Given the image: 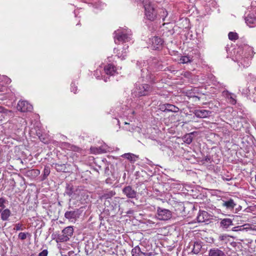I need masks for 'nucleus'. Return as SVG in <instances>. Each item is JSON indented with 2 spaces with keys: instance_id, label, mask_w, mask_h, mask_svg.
I'll return each mask as SVG.
<instances>
[{
  "instance_id": "5",
  "label": "nucleus",
  "mask_w": 256,
  "mask_h": 256,
  "mask_svg": "<svg viewBox=\"0 0 256 256\" xmlns=\"http://www.w3.org/2000/svg\"><path fill=\"white\" fill-rule=\"evenodd\" d=\"M156 216L160 220H167L172 218V212L168 209L158 207Z\"/></svg>"
},
{
  "instance_id": "44",
  "label": "nucleus",
  "mask_w": 256,
  "mask_h": 256,
  "mask_svg": "<svg viewBox=\"0 0 256 256\" xmlns=\"http://www.w3.org/2000/svg\"><path fill=\"white\" fill-rule=\"evenodd\" d=\"M231 102L232 104H235L236 103V100L234 99V98H231Z\"/></svg>"
},
{
  "instance_id": "26",
  "label": "nucleus",
  "mask_w": 256,
  "mask_h": 256,
  "mask_svg": "<svg viewBox=\"0 0 256 256\" xmlns=\"http://www.w3.org/2000/svg\"><path fill=\"white\" fill-rule=\"evenodd\" d=\"M50 168L48 166H45L44 170V174L42 176V180H46L48 176L50 174Z\"/></svg>"
},
{
  "instance_id": "34",
  "label": "nucleus",
  "mask_w": 256,
  "mask_h": 256,
  "mask_svg": "<svg viewBox=\"0 0 256 256\" xmlns=\"http://www.w3.org/2000/svg\"><path fill=\"white\" fill-rule=\"evenodd\" d=\"M246 224L235 226L232 228V230L234 232H238V231H242L246 229V228H244V226Z\"/></svg>"
},
{
  "instance_id": "4",
  "label": "nucleus",
  "mask_w": 256,
  "mask_h": 256,
  "mask_svg": "<svg viewBox=\"0 0 256 256\" xmlns=\"http://www.w3.org/2000/svg\"><path fill=\"white\" fill-rule=\"evenodd\" d=\"M114 42L118 44L120 42H126L130 40V34L126 33L124 31L118 30L114 32Z\"/></svg>"
},
{
  "instance_id": "12",
  "label": "nucleus",
  "mask_w": 256,
  "mask_h": 256,
  "mask_svg": "<svg viewBox=\"0 0 256 256\" xmlns=\"http://www.w3.org/2000/svg\"><path fill=\"white\" fill-rule=\"evenodd\" d=\"M246 24L250 27L256 26V16L254 14H248L245 18Z\"/></svg>"
},
{
  "instance_id": "11",
  "label": "nucleus",
  "mask_w": 256,
  "mask_h": 256,
  "mask_svg": "<svg viewBox=\"0 0 256 256\" xmlns=\"http://www.w3.org/2000/svg\"><path fill=\"white\" fill-rule=\"evenodd\" d=\"M194 114L197 118H206L210 116L212 112L206 110H196Z\"/></svg>"
},
{
  "instance_id": "14",
  "label": "nucleus",
  "mask_w": 256,
  "mask_h": 256,
  "mask_svg": "<svg viewBox=\"0 0 256 256\" xmlns=\"http://www.w3.org/2000/svg\"><path fill=\"white\" fill-rule=\"evenodd\" d=\"M232 225V220L230 218H226L221 219L220 222V227L222 229H227Z\"/></svg>"
},
{
  "instance_id": "15",
  "label": "nucleus",
  "mask_w": 256,
  "mask_h": 256,
  "mask_svg": "<svg viewBox=\"0 0 256 256\" xmlns=\"http://www.w3.org/2000/svg\"><path fill=\"white\" fill-rule=\"evenodd\" d=\"M54 167L58 172H68V168L66 164H52Z\"/></svg>"
},
{
  "instance_id": "41",
  "label": "nucleus",
  "mask_w": 256,
  "mask_h": 256,
  "mask_svg": "<svg viewBox=\"0 0 256 256\" xmlns=\"http://www.w3.org/2000/svg\"><path fill=\"white\" fill-rule=\"evenodd\" d=\"M71 90H72V91L73 92L74 94L76 93V91L77 90V88L76 86H75L74 84H72Z\"/></svg>"
},
{
  "instance_id": "9",
  "label": "nucleus",
  "mask_w": 256,
  "mask_h": 256,
  "mask_svg": "<svg viewBox=\"0 0 256 256\" xmlns=\"http://www.w3.org/2000/svg\"><path fill=\"white\" fill-rule=\"evenodd\" d=\"M122 193L126 196L128 198H134L138 196V193L131 186H128L124 188L122 190Z\"/></svg>"
},
{
  "instance_id": "22",
  "label": "nucleus",
  "mask_w": 256,
  "mask_h": 256,
  "mask_svg": "<svg viewBox=\"0 0 256 256\" xmlns=\"http://www.w3.org/2000/svg\"><path fill=\"white\" fill-rule=\"evenodd\" d=\"M116 70V68L112 64H108L104 67V71L107 74L113 75Z\"/></svg>"
},
{
  "instance_id": "39",
  "label": "nucleus",
  "mask_w": 256,
  "mask_h": 256,
  "mask_svg": "<svg viewBox=\"0 0 256 256\" xmlns=\"http://www.w3.org/2000/svg\"><path fill=\"white\" fill-rule=\"evenodd\" d=\"M48 251L47 250H44L38 254V256H47Z\"/></svg>"
},
{
  "instance_id": "6",
  "label": "nucleus",
  "mask_w": 256,
  "mask_h": 256,
  "mask_svg": "<svg viewBox=\"0 0 256 256\" xmlns=\"http://www.w3.org/2000/svg\"><path fill=\"white\" fill-rule=\"evenodd\" d=\"M74 228L72 226H68L62 230V234L58 236V239L60 242H67L72 236Z\"/></svg>"
},
{
  "instance_id": "43",
  "label": "nucleus",
  "mask_w": 256,
  "mask_h": 256,
  "mask_svg": "<svg viewBox=\"0 0 256 256\" xmlns=\"http://www.w3.org/2000/svg\"><path fill=\"white\" fill-rule=\"evenodd\" d=\"M222 179L224 180H226V181H230L231 180L232 178H224V176H222Z\"/></svg>"
},
{
  "instance_id": "42",
  "label": "nucleus",
  "mask_w": 256,
  "mask_h": 256,
  "mask_svg": "<svg viewBox=\"0 0 256 256\" xmlns=\"http://www.w3.org/2000/svg\"><path fill=\"white\" fill-rule=\"evenodd\" d=\"M6 110V108L4 106H0V113L4 114Z\"/></svg>"
},
{
  "instance_id": "20",
  "label": "nucleus",
  "mask_w": 256,
  "mask_h": 256,
  "mask_svg": "<svg viewBox=\"0 0 256 256\" xmlns=\"http://www.w3.org/2000/svg\"><path fill=\"white\" fill-rule=\"evenodd\" d=\"M164 111L172 112H176L179 110V108L176 106L169 104H166L164 105Z\"/></svg>"
},
{
  "instance_id": "28",
  "label": "nucleus",
  "mask_w": 256,
  "mask_h": 256,
  "mask_svg": "<svg viewBox=\"0 0 256 256\" xmlns=\"http://www.w3.org/2000/svg\"><path fill=\"white\" fill-rule=\"evenodd\" d=\"M168 15V12L164 8H162L160 10V16L161 18L162 19V21L164 22L166 20V18Z\"/></svg>"
},
{
  "instance_id": "31",
  "label": "nucleus",
  "mask_w": 256,
  "mask_h": 256,
  "mask_svg": "<svg viewBox=\"0 0 256 256\" xmlns=\"http://www.w3.org/2000/svg\"><path fill=\"white\" fill-rule=\"evenodd\" d=\"M115 194H116V193L114 192L112 190H110L107 192L104 193L102 196V197L106 199H108V198H111L112 196H114Z\"/></svg>"
},
{
  "instance_id": "45",
  "label": "nucleus",
  "mask_w": 256,
  "mask_h": 256,
  "mask_svg": "<svg viewBox=\"0 0 256 256\" xmlns=\"http://www.w3.org/2000/svg\"><path fill=\"white\" fill-rule=\"evenodd\" d=\"M4 208H0V214H2V211L3 210H4Z\"/></svg>"
},
{
  "instance_id": "47",
  "label": "nucleus",
  "mask_w": 256,
  "mask_h": 256,
  "mask_svg": "<svg viewBox=\"0 0 256 256\" xmlns=\"http://www.w3.org/2000/svg\"><path fill=\"white\" fill-rule=\"evenodd\" d=\"M128 46H127L126 48H124V50H126V48H128Z\"/></svg>"
},
{
  "instance_id": "1",
  "label": "nucleus",
  "mask_w": 256,
  "mask_h": 256,
  "mask_svg": "<svg viewBox=\"0 0 256 256\" xmlns=\"http://www.w3.org/2000/svg\"><path fill=\"white\" fill-rule=\"evenodd\" d=\"M144 13L146 18L150 20H154L157 16L154 4L150 0H146L144 3Z\"/></svg>"
},
{
  "instance_id": "3",
  "label": "nucleus",
  "mask_w": 256,
  "mask_h": 256,
  "mask_svg": "<svg viewBox=\"0 0 256 256\" xmlns=\"http://www.w3.org/2000/svg\"><path fill=\"white\" fill-rule=\"evenodd\" d=\"M83 190L78 187H74L71 184H67L66 188L65 194L72 198H77L84 194Z\"/></svg>"
},
{
  "instance_id": "25",
  "label": "nucleus",
  "mask_w": 256,
  "mask_h": 256,
  "mask_svg": "<svg viewBox=\"0 0 256 256\" xmlns=\"http://www.w3.org/2000/svg\"><path fill=\"white\" fill-rule=\"evenodd\" d=\"M218 240L222 242V244H226L229 241V236L226 234H220L218 236Z\"/></svg>"
},
{
  "instance_id": "33",
  "label": "nucleus",
  "mask_w": 256,
  "mask_h": 256,
  "mask_svg": "<svg viewBox=\"0 0 256 256\" xmlns=\"http://www.w3.org/2000/svg\"><path fill=\"white\" fill-rule=\"evenodd\" d=\"M30 236V234L28 232H20L18 235V238L19 239L21 240H24L26 238L27 236Z\"/></svg>"
},
{
  "instance_id": "18",
  "label": "nucleus",
  "mask_w": 256,
  "mask_h": 256,
  "mask_svg": "<svg viewBox=\"0 0 256 256\" xmlns=\"http://www.w3.org/2000/svg\"><path fill=\"white\" fill-rule=\"evenodd\" d=\"M202 242L196 241L192 242L190 244L192 246V252L194 254H198L201 250L202 248Z\"/></svg>"
},
{
  "instance_id": "27",
  "label": "nucleus",
  "mask_w": 256,
  "mask_h": 256,
  "mask_svg": "<svg viewBox=\"0 0 256 256\" xmlns=\"http://www.w3.org/2000/svg\"><path fill=\"white\" fill-rule=\"evenodd\" d=\"M192 58L190 56H184L180 58V62L182 64H186L192 61Z\"/></svg>"
},
{
  "instance_id": "2",
  "label": "nucleus",
  "mask_w": 256,
  "mask_h": 256,
  "mask_svg": "<svg viewBox=\"0 0 256 256\" xmlns=\"http://www.w3.org/2000/svg\"><path fill=\"white\" fill-rule=\"evenodd\" d=\"M153 91V88L148 84H142L136 86L134 90V94L136 96L140 97L148 96Z\"/></svg>"
},
{
  "instance_id": "29",
  "label": "nucleus",
  "mask_w": 256,
  "mask_h": 256,
  "mask_svg": "<svg viewBox=\"0 0 256 256\" xmlns=\"http://www.w3.org/2000/svg\"><path fill=\"white\" fill-rule=\"evenodd\" d=\"M192 132L186 134L184 136V142L188 144H190L192 141Z\"/></svg>"
},
{
  "instance_id": "48",
  "label": "nucleus",
  "mask_w": 256,
  "mask_h": 256,
  "mask_svg": "<svg viewBox=\"0 0 256 256\" xmlns=\"http://www.w3.org/2000/svg\"><path fill=\"white\" fill-rule=\"evenodd\" d=\"M255 242H256V241Z\"/></svg>"
},
{
  "instance_id": "10",
  "label": "nucleus",
  "mask_w": 256,
  "mask_h": 256,
  "mask_svg": "<svg viewBox=\"0 0 256 256\" xmlns=\"http://www.w3.org/2000/svg\"><path fill=\"white\" fill-rule=\"evenodd\" d=\"M80 210L76 209L74 210L67 211L64 214V217L70 222H73L79 218Z\"/></svg>"
},
{
  "instance_id": "19",
  "label": "nucleus",
  "mask_w": 256,
  "mask_h": 256,
  "mask_svg": "<svg viewBox=\"0 0 256 256\" xmlns=\"http://www.w3.org/2000/svg\"><path fill=\"white\" fill-rule=\"evenodd\" d=\"M152 43L154 48L156 50L162 46L163 40L161 38L158 36H154L152 39Z\"/></svg>"
},
{
  "instance_id": "8",
  "label": "nucleus",
  "mask_w": 256,
  "mask_h": 256,
  "mask_svg": "<svg viewBox=\"0 0 256 256\" xmlns=\"http://www.w3.org/2000/svg\"><path fill=\"white\" fill-rule=\"evenodd\" d=\"M17 110L22 112H30L32 110V106L26 100H20L18 102Z\"/></svg>"
},
{
  "instance_id": "24",
  "label": "nucleus",
  "mask_w": 256,
  "mask_h": 256,
  "mask_svg": "<svg viewBox=\"0 0 256 256\" xmlns=\"http://www.w3.org/2000/svg\"><path fill=\"white\" fill-rule=\"evenodd\" d=\"M11 214L10 210L8 208H4L2 214H0L1 220L3 221H7Z\"/></svg>"
},
{
  "instance_id": "46",
  "label": "nucleus",
  "mask_w": 256,
  "mask_h": 256,
  "mask_svg": "<svg viewBox=\"0 0 256 256\" xmlns=\"http://www.w3.org/2000/svg\"><path fill=\"white\" fill-rule=\"evenodd\" d=\"M126 56V55L122 56V59L124 58V56Z\"/></svg>"
},
{
  "instance_id": "36",
  "label": "nucleus",
  "mask_w": 256,
  "mask_h": 256,
  "mask_svg": "<svg viewBox=\"0 0 256 256\" xmlns=\"http://www.w3.org/2000/svg\"><path fill=\"white\" fill-rule=\"evenodd\" d=\"M98 148L99 150L98 151L100 152V154L106 153L108 151V148H106V146H102Z\"/></svg>"
},
{
  "instance_id": "13",
  "label": "nucleus",
  "mask_w": 256,
  "mask_h": 256,
  "mask_svg": "<svg viewBox=\"0 0 256 256\" xmlns=\"http://www.w3.org/2000/svg\"><path fill=\"white\" fill-rule=\"evenodd\" d=\"M210 216L206 211H200L199 214L197 216V220L198 222H204L208 220Z\"/></svg>"
},
{
  "instance_id": "40",
  "label": "nucleus",
  "mask_w": 256,
  "mask_h": 256,
  "mask_svg": "<svg viewBox=\"0 0 256 256\" xmlns=\"http://www.w3.org/2000/svg\"><path fill=\"white\" fill-rule=\"evenodd\" d=\"M31 174H33L35 176H38L40 174V171L38 170H32L31 171Z\"/></svg>"
},
{
  "instance_id": "37",
  "label": "nucleus",
  "mask_w": 256,
  "mask_h": 256,
  "mask_svg": "<svg viewBox=\"0 0 256 256\" xmlns=\"http://www.w3.org/2000/svg\"><path fill=\"white\" fill-rule=\"evenodd\" d=\"M5 116H8L9 117L13 116H14V112L10 110H8L6 109L5 112L4 113Z\"/></svg>"
},
{
  "instance_id": "30",
  "label": "nucleus",
  "mask_w": 256,
  "mask_h": 256,
  "mask_svg": "<svg viewBox=\"0 0 256 256\" xmlns=\"http://www.w3.org/2000/svg\"><path fill=\"white\" fill-rule=\"evenodd\" d=\"M228 38L231 40H234L238 38V36L237 33L234 32H230L228 34Z\"/></svg>"
},
{
  "instance_id": "38",
  "label": "nucleus",
  "mask_w": 256,
  "mask_h": 256,
  "mask_svg": "<svg viewBox=\"0 0 256 256\" xmlns=\"http://www.w3.org/2000/svg\"><path fill=\"white\" fill-rule=\"evenodd\" d=\"M91 152L95 154H100L98 148L92 147L90 148Z\"/></svg>"
},
{
  "instance_id": "35",
  "label": "nucleus",
  "mask_w": 256,
  "mask_h": 256,
  "mask_svg": "<svg viewBox=\"0 0 256 256\" xmlns=\"http://www.w3.org/2000/svg\"><path fill=\"white\" fill-rule=\"evenodd\" d=\"M8 202V201L4 198H0V208H5L6 206L4 204Z\"/></svg>"
},
{
  "instance_id": "7",
  "label": "nucleus",
  "mask_w": 256,
  "mask_h": 256,
  "mask_svg": "<svg viewBox=\"0 0 256 256\" xmlns=\"http://www.w3.org/2000/svg\"><path fill=\"white\" fill-rule=\"evenodd\" d=\"M142 77L145 80L150 82H154V76L148 69V67L143 68L141 70Z\"/></svg>"
},
{
  "instance_id": "16",
  "label": "nucleus",
  "mask_w": 256,
  "mask_h": 256,
  "mask_svg": "<svg viewBox=\"0 0 256 256\" xmlns=\"http://www.w3.org/2000/svg\"><path fill=\"white\" fill-rule=\"evenodd\" d=\"M222 206L225 207L226 210H232L234 208L236 204L232 199L230 198L228 200H222Z\"/></svg>"
},
{
  "instance_id": "21",
  "label": "nucleus",
  "mask_w": 256,
  "mask_h": 256,
  "mask_svg": "<svg viewBox=\"0 0 256 256\" xmlns=\"http://www.w3.org/2000/svg\"><path fill=\"white\" fill-rule=\"evenodd\" d=\"M132 256H140L141 254H144L145 256H148V254L142 252L138 246H136L132 250Z\"/></svg>"
},
{
  "instance_id": "32",
  "label": "nucleus",
  "mask_w": 256,
  "mask_h": 256,
  "mask_svg": "<svg viewBox=\"0 0 256 256\" xmlns=\"http://www.w3.org/2000/svg\"><path fill=\"white\" fill-rule=\"evenodd\" d=\"M25 228V227L24 226V225L20 223L16 224L14 225V230L16 231L18 230H22Z\"/></svg>"
},
{
  "instance_id": "23",
  "label": "nucleus",
  "mask_w": 256,
  "mask_h": 256,
  "mask_svg": "<svg viewBox=\"0 0 256 256\" xmlns=\"http://www.w3.org/2000/svg\"><path fill=\"white\" fill-rule=\"evenodd\" d=\"M122 157L128 160L131 162H134L138 158V156L131 153L124 154L122 156Z\"/></svg>"
},
{
  "instance_id": "17",
  "label": "nucleus",
  "mask_w": 256,
  "mask_h": 256,
  "mask_svg": "<svg viewBox=\"0 0 256 256\" xmlns=\"http://www.w3.org/2000/svg\"><path fill=\"white\" fill-rule=\"evenodd\" d=\"M208 256H226V254L222 250L214 248L209 250Z\"/></svg>"
}]
</instances>
